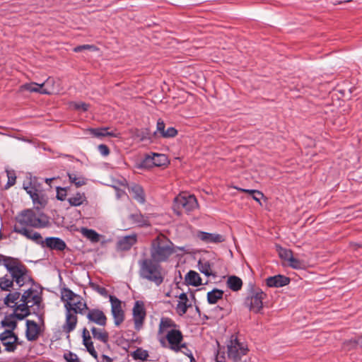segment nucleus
<instances>
[{
  "label": "nucleus",
  "instance_id": "nucleus-44",
  "mask_svg": "<svg viewBox=\"0 0 362 362\" xmlns=\"http://www.w3.org/2000/svg\"><path fill=\"white\" fill-rule=\"evenodd\" d=\"M131 355L134 360L146 361L148 357V352L141 348H137Z\"/></svg>",
  "mask_w": 362,
  "mask_h": 362
},
{
  "label": "nucleus",
  "instance_id": "nucleus-35",
  "mask_svg": "<svg viewBox=\"0 0 362 362\" xmlns=\"http://www.w3.org/2000/svg\"><path fill=\"white\" fill-rule=\"evenodd\" d=\"M13 282L10 275L6 274L0 277V289L5 291H11L13 288Z\"/></svg>",
  "mask_w": 362,
  "mask_h": 362
},
{
  "label": "nucleus",
  "instance_id": "nucleus-51",
  "mask_svg": "<svg viewBox=\"0 0 362 362\" xmlns=\"http://www.w3.org/2000/svg\"><path fill=\"white\" fill-rule=\"evenodd\" d=\"M1 325L3 327H9L10 328L9 330H11L13 332L17 327V322L14 320L9 319V318H5L4 320H2Z\"/></svg>",
  "mask_w": 362,
  "mask_h": 362
},
{
  "label": "nucleus",
  "instance_id": "nucleus-19",
  "mask_svg": "<svg viewBox=\"0 0 362 362\" xmlns=\"http://www.w3.org/2000/svg\"><path fill=\"white\" fill-rule=\"evenodd\" d=\"M197 237L205 243H221L225 241V238L222 235L204 231H198Z\"/></svg>",
  "mask_w": 362,
  "mask_h": 362
},
{
  "label": "nucleus",
  "instance_id": "nucleus-40",
  "mask_svg": "<svg viewBox=\"0 0 362 362\" xmlns=\"http://www.w3.org/2000/svg\"><path fill=\"white\" fill-rule=\"evenodd\" d=\"M132 192L133 193V197L139 203H144L145 202V196L144 193L143 189L139 186L135 185L132 187Z\"/></svg>",
  "mask_w": 362,
  "mask_h": 362
},
{
  "label": "nucleus",
  "instance_id": "nucleus-8",
  "mask_svg": "<svg viewBox=\"0 0 362 362\" xmlns=\"http://www.w3.org/2000/svg\"><path fill=\"white\" fill-rule=\"evenodd\" d=\"M24 189L30 195L34 204L44 207L47 203V199L42 189H39L35 181H30L28 185L23 186Z\"/></svg>",
  "mask_w": 362,
  "mask_h": 362
},
{
  "label": "nucleus",
  "instance_id": "nucleus-29",
  "mask_svg": "<svg viewBox=\"0 0 362 362\" xmlns=\"http://www.w3.org/2000/svg\"><path fill=\"white\" fill-rule=\"evenodd\" d=\"M180 300L177 304V311L180 315L185 314L187 309L191 306V304L188 303V298L185 293H182L179 295Z\"/></svg>",
  "mask_w": 362,
  "mask_h": 362
},
{
  "label": "nucleus",
  "instance_id": "nucleus-15",
  "mask_svg": "<svg viewBox=\"0 0 362 362\" xmlns=\"http://www.w3.org/2000/svg\"><path fill=\"white\" fill-rule=\"evenodd\" d=\"M64 307L66 310L71 311L75 314L80 315H86V312L88 310V307L86 302L83 300V298L81 296L78 295V297L70 303H65Z\"/></svg>",
  "mask_w": 362,
  "mask_h": 362
},
{
  "label": "nucleus",
  "instance_id": "nucleus-59",
  "mask_svg": "<svg viewBox=\"0 0 362 362\" xmlns=\"http://www.w3.org/2000/svg\"><path fill=\"white\" fill-rule=\"evenodd\" d=\"M101 362H112V359L107 355H102Z\"/></svg>",
  "mask_w": 362,
  "mask_h": 362
},
{
  "label": "nucleus",
  "instance_id": "nucleus-46",
  "mask_svg": "<svg viewBox=\"0 0 362 362\" xmlns=\"http://www.w3.org/2000/svg\"><path fill=\"white\" fill-rule=\"evenodd\" d=\"M6 175L8 177V182L6 184L4 189H8L11 187L16 184V175L14 170H6Z\"/></svg>",
  "mask_w": 362,
  "mask_h": 362
},
{
  "label": "nucleus",
  "instance_id": "nucleus-57",
  "mask_svg": "<svg viewBox=\"0 0 362 362\" xmlns=\"http://www.w3.org/2000/svg\"><path fill=\"white\" fill-rule=\"evenodd\" d=\"M98 149L100 153L103 156H107L110 154V149L108 146L105 144H100L98 146Z\"/></svg>",
  "mask_w": 362,
  "mask_h": 362
},
{
  "label": "nucleus",
  "instance_id": "nucleus-18",
  "mask_svg": "<svg viewBox=\"0 0 362 362\" xmlns=\"http://www.w3.org/2000/svg\"><path fill=\"white\" fill-rule=\"evenodd\" d=\"M40 334L39 325L33 320H27L25 337L28 341H33L38 339Z\"/></svg>",
  "mask_w": 362,
  "mask_h": 362
},
{
  "label": "nucleus",
  "instance_id": "nucleus-24",
  "mask_svg": "<svg viewBox=\"0 0 362 362\" xmlns=\"http://www.w3.org/2000/svg\"><path fill=\"white\" fill-rule=\"evenodd\" d=\"M83 344L86 346L88 353L95 358H97L98 354L95 349L93 346V343L91 340V337L90 336V333L86 328H83Z\"/></svg>",
  "mask_w": 362,
  "mask_h": 362
},
{
  "label": "nucleus",
  "instance_id": "nucleus-64",
  "mask_svg": "<svg viewBox=\"0 0 362 362\" xmlns=\"http://www.w3.org/2000/svg\"><path fill=\"white\" fill-rule=\"evenodd\" d=\"M196 309H197V311H199V308H198V307H197V308H196Z\"/></svg>",
  "mask_w": 362,
  "mask_h": 362
},
{
  "label": "nucleus",
  "instance_id": "nucleus-14",
  "mask_svg": "<svg viewBox=\"0 0 362 362\" xmlns=\"http://www.w3.org/2000/svg\"><path fill=\"white\" fill-rule=\"evenodd\" d=\"M86 316L89 323H95L100 327H105L107 325V318L105 314L98 308H88Z\"/></svg>",
  "mask_w": 362,
  "mask_h": 362
},
{
  "label": "nucleus",
  "instance_id": "nucleus-62",
  "mask_svg": "<svg viewBox=\"0 0 362 362\" xmlns=\"http://www.w3.org/2000/svg\"><path fill=\"white\" fill-rule=\"evenodd\" d=\"M39 320L43 323V315L42 314H37Z\"/></svg>",
  "mask_w": 362,
  "mask_h": 362
},
{
  "label": "nucleus",
  "instance_id": "nucleus-23",
  "mask_svg": "<svg viewBox=\"0 0 362 362\" xmlns=\"http://www.w3.org/2000/svg\"><path fill=\"white\" fill-rule=\"evenodd\" d=\"M165 124L161 119H158L156 124V130L153 133L150 134L149 130L146 129V135H143L141 139H148L152 140L153 139L158 138V136L162 137L165 132Z\"/></svg>",
  "mask_w": 362,
  "mask_h": 362
},
{
  "label": "nucleus",
  "instance_id": "nucleus-30",
  "mask_svg": "<svg viewBox=\"0 0 362 362\" xmlns=\"http://www.w3.org/2000/svg\"><path fill=\"white\" fill-rule=\"evenodd\" d=\"M226 285L231 291H238L243 287V281L237 276H230L226 281Z\"/></svg>",
  "mask_w": 362,
  "mask_h": 362
},
{
  "label": "nucleus",
  "instance_id": "nucleus-41",
  "mask_svg": "<svg viewBox=\"0 0 362 362\" xmlns=\"http://www.w3.org/2000/svg\"><path fill=\"white\" fill-rule=\"evenodd\" d=\"M198 267L200 272L206 276H216V274L212 272L211 264L207 261L204 262L199 261Z\"/></svg>",
  "mask_w": 362,
  "mask_h": 362
},
{
  "label": "nucleus",
  "instance_id": "nucleus-56",
  "mask_svg": "<svg viewBox=\"0 0 362 362\" xmlns=\"http://www.w3.org/2000/svg\"><path fill=\"white\" fill-rule=\"evenodd\" d=\"M185 355L190 358V362H195V359L193 356L192 351L187 347L186 343H185V347H182L181 351Z\"/></svg>",
  "mask_w": 362,
  "mask_h": 362
},
{
  "label": "nucleus",
  "instance_id": "nucleus-63",
  "mask_svg": "<svg viewBox=\"0 0 362 362\" xmlns=\"http://www.w3.org/2000/svg\"><path fill=\"white\" fill-rule=\"evenodd\" d=\"M1 238H2V233H1V232L0 231V240L1 239Z\"/></svg>",
  "mask_w": 362,
  "mask_h": 362
},
{
  "label": "nucleus",
  "instance_id": "nucleus-55",
  "mask_svg": "<svg viewBox=\"0 0 362 362\" xmlns=\"http://www.w3.org/2000/svg\"><path fill=\"white\" fill-rule=\"evenodd\" d=\"M13 260V257L0 254V266L4 265L6 269V264Z\"/></svg>",
  "mask_w": 362,
  "mask_h": 362
},
{
  "label": "nucleus",
  "instance_id": "nucleus-54",
  "mask_svg": "<svg viewBox=\"0 0 362 362\" xmlns=\"http://www.w3.org/2000/svg\"><path fill=\"white\" fill-rule=\"evenodd\" d=\"M66 189L63 187H57V198L60 201L66 199Z\"/></svg>",
  "mask_w": 362,
  "mask_h": 362
},
{
  "label": "nucleus",
  "instance_id": "nucleus-2",
  "mask_svg": "<svg viewBox=\"0 0 362 362\" xmlns=\"http://www.w3.org/2000/svg\"><path fill=\"white\" fill-rule=\"evenodd\" d=\"M176 252L174 243L165 235L159 234L151 243L150 255L158 262H166Z\"/></svg>",
  "mask_w": 362,
  "mask_h": 362
},
{
  "label": "nucleus",
  "instance_id": "nucleus-49",
  "mask_svg": "<svg viewBox=\"0 0 362 362\" xmlns=\"http://www.w3.org/2000/svg\"><path fill=\"white\" fill-rule=\"evenodd\" d=\"M73 50L74 52H80L83 50L96 51L98 48L93 45H83L75 47Z\"/></svg>",
  "mask_w": 362,
  "mask_h": 362
},
{
  "label": "nucleus",
  "instance_id": "nucleus-11",
  "mask_svg": "<svg viewBox=\"0 0 362 362\" xmlns=\"http://www.w3.org/2000/svg\"><path fill=\"white\" fill-rule=\"evenodd\" d=\"M132 312L134 328L136 330L139 331L143 327L146 316L144 302L141 300L136 301Z\"/></svg>",
  "mask_w": 362,
  "mask_h": 362
},
{
  "label": "nucleus",
  "instance_id": "nucleus-48",
  "mask_svg": "<svg viewBox=\"0 0 362 362\" xmlns=\"http://www.w3.org/2000/svg\"><path fill=\"white\" fill-rule=\"evenodd\" d=\"M288 262V265L295 269H301L305 267L304 262L302 260L295 258L293 256Z\"/></svg>",
  "mask_w": 362,
  "mask_h": 362
},
{
  "label": "nucleus",
  "instance_id": "nucleus-10",
  "mask_svg": "<svg viewBox=\"0 0 362 362\" xmlns=\"http://www.w3.org/2000/svg\"><path fill=\"white\" fill-rule=\"evenodd\" d=\"M30 293V291L24 292L21 299L22 303L18 305L17 303H15V304L11 306V308L14 309L13 316L19 320H23L30 314V308L32 306L28 303V300H27L28 294Z\"/></svg>",
  "mask_w": 362,
  "mask_h": 362
},
{
  "label": "nucleus",
  "instance_id": "nucleus-53",
  "mask_svg": "<svg viewBox=\"0 0 362 362\" xmlns=\"http://www.w3.org/2000/svg\"><path fill=\"white\" fill-rule=\"evenodd\" d=\"M177 134V131L175 128L170 127H168L163 135V138H173Z\"/></svg>",
  "mask_w": 362,
  "mask_h": 362
},
{
  "label": "nucleus",
  "instance_id": "nucleus-36",
  "mask_svg": "<svg viewBox=\"0 0 362 362\" xmlns=\"http://www.w3.org/2000/svg\"><path fill=\"white\" fill-rule=\"evenodd\" d=\"M68 177L69 182L75 185L76 187H80L86 184V179L81 175H78L74 173H68Z\"/></svg>",
  "mask_w": 362,
  "mask_h": 362
},
{
  "label": "nucleus",
  "instance_id": "nucleus-22",
  "mask_svg": "<svg viewBox=\"0 0 362 362\" xmlns=\"http://www.w3.org/2000/svg\"><path fill=\"white\" fill-rule=\"evenodd\" d=\"M78 317L76 314L66 310V321L62 326L63 332L69 334L71 332L74 331L76 327Z\"/></svg>",
  "mask_w": 362,
  "mask_h": 362
},
{
  "label": "nucleus",
  "instance_id": "nucleus-3",
  "mask_svg": "<svg viewBox=\"0 0 362 362\" xmlns=\"http://www.w3.org/2000/svg\"><path fill=\"white\" fill-rule=\"evenodd\" d=\"M140 278L160 286L164 280L160 262L152 257H144L138 261Z\"/></svg>",
  "mask_w": 362,
  "mask_h": 362
},
{
  "label": "nucleus",
  "instance_id": "nucleus-16",
  "mask_svg": "<svg viewBox=\"0 0 362 362\" xmlns=\"http://www.w3.org/2000/svg\"><path fill=\"white\" fill-rule=\"evenodd\" d=\"M0 340L4 346H6V351L8 352L14 351L16 349L18 337L11 330H5L0 334Z\"/></svg>",
  "mask_w": 362,
  "mask_h": 362
},
{
  "label": "nucleus",
  "instance_id": "nucleus-13",
  "mask_svg": "<svg viewBox=\"0 0 362 362\" xmlns=\"http://www.w3.org/2000/svg\"><path fill=\"white\" fill-rule=\"evenodd\" d=\"M110 302L111 303V312L114 319L115 326H119L124 320V313L122 309L121 300L116 296L110 295Z\"/></svg>",
  "mask_w": 362,
  "mask_h": 362
},
{
  "label": "nucleus",
  "instance_id": "nucleus-31",
  "mask_svg": "<svg viewBox=\"0 0 362 362\" xmlns=\"http://www.w3.org/2000/svg\"><path fill=\"white\" fill-rule=\"evenodd\" d=\"M185 280L187 284L193 286H198L202 284V279L199 274L195 271L190 270L185 275Z\"/></svg>",
  "mask_w": 362,
  "mask_h": 362
},
{
  "label": "nucleus",
  "instance_id": "nucleus-33",
  "mask_svg": "<svg viewBox=\"0 0 362 362\" xmlns=\"http://www.w3.org/2000/svg\"><path fill=\"white\" fill-rule=\"evenodd\" d=\"M223 291L218 288H214L207 293V301L209 304H215L218 300L222 299L223 296Z\"/></svg>",
  "mask_w": 362,
  "mask_h": 362
},
{
  "label": "nucleus",
  "instance_id": "nucleus-34",
  "mask_svg": "<svg viewBox=\"0 0 362 362\" xmlns=\"http://www.w3.org/2000/svg\"><path fill=\"white\" fill-rule=\"evenodd\" d=\"M86 201L84 193L77 192L68 199V202L71 206H78L83 204Z\"/></svg>",
  "mask_w": 362,
  "mask_h": 362
},
{
  "label": "nucleus",
  "instance_id": "nucleus-52",
  "mask_svg": "<svg viewBox=\"0 0 362 362\" xmlns=\"http://www.w3.org/2000/svg\"><path fill=\"white\" fill-rule=\"evenodd\" d=\"M90 286L94 291H97L101 296L104 297L107 296V290L105 287L100 286V285L93 283L90 284Z\"/></svg>",
  "mask_w": 362,
  "mask_h": 362
},
{
  "label": "nucleus",
  "instance_id": "nucleus-5",
  "mask_svg": "<svg viewBox=\"0 0 362 362\" xmlns=\"http://www.w3.org/2000/svg\"><path fill=\"white\" fill-rule=\"evenodd\" d=\"M267 296V295L261 288L252 286L245 298V303L250 311L259 313L263 308V300Z\"/></svg>",
  "mask_w": 362,
  "mask_h": 362
},
{
  "label": "nucleus",
  "instance_id": "nucleus-39",
  "mask_svg": "<svg viewBox=\"0 0 362 362\" xmlns=\"http://www.w3.org/2000/svg\"><path fill=\"white\" fill-rule=\"evenodd\" d=\"M78 295L74 293L71 289L64 288L62 291V300L65 303H70L75 300Z\"/></svg>",
  "mask_w": 362,
  "mask_h": 362
},
{
  "label": "nucleus",
  "instance_id": "nucleus-37",
  "mask_svg": "<svg viewBox=\"0 0 362 362\" xmlns=\"http://www.w3.org/2000/svg\"><path fill=\"white\" fill-rule=\"evenodd\" d=\"M81 233L84 237L93 243H97L99 241V234L93 229L81 228Z\"/></svg>",
  "mask_w": 362,
  "mask_h": 362
},
{
  "label": "nucleus",
  "instance_id": "nucleus-4",
  "mask_svg": "<svg viewBox=\"0 0 362 362\" xmlns=\"http://www.w3.org/2000/svg\"><path fill=\"white\" fill-rule=\"evenodd\" d=\"M6 270L9 273L13 282H15L18 287H22L28 282L33 281L32 278L28 274L27 267L17 258L13 257V260L9 264H6Z\"/></svg>",
  "mask_w": 362,
  "mask_h": 362
},
{
  "label": "nucleus",
  "instance_id": "nucleus-60",
  "mask_svg": "<svg viewBox=\"0 0 362 362\" xmlns=\"http://www.w3.org/2000/svg\"><path fill=\"white\" fill-rule=\"evenodd\" d=\"M216 362L225 361V358L223 356H219L218 354L216 357Z\"/></svg>",
  "mask_w": 362,
  "mask_h": 362
},
{
  "label": "nucleus",
  "instance_id": "nucleus-6",
  "mask_svg": "<svg viewBox=\"0 0 362 362\" xmlns=\"http://www.w3.org/2000/svg\"><path fill=\"white\" fill-rule=\"evenodd\" d=\"M198 207V202L194 195L179 194L174 199L173 211L180 215L182 211L189 213Z\"/></svg>",
  "mask_w": 362,
  "mask_h": 362
},
{
  "label": "nucleus",
  "instance_id": "nucleus-42",
  "mask_svg": "<svg viewBox=\"0 0 362 362\" xmlns=\"http://www.w3.org/2000/svg\"><path fill=\"white\" fill-rule=\"evenodd\" d=\"M344 347L351 349L362 346V336H357L344 342Z\"/></svg>",
  "mask_w": 362,
  "mask_h": 362
},
{
  "label": "nucleus",
  "instance_id": "nucleus-50",
  "mask_svg": "<svg viewBox=\"0 0 362 362\" xmlns=\"http://www.w3.org/2000/svg\"><path fill=\"white\" fill-rule=\"evenodd\" d=\"M64 358L66 360V362H81L78 356L71 351L65 353L64 354Z\"/></svg>",
  "mask_w": 362,
  "mask_h": 362
},
{
  "label": "nucleus",
  "instance_id": "nucleus-27",
  "mask_svg": "<svg viewBox=\"0 0 362 362\" xmlns=\"http://www.w3.org/2000/svg\"><path fill=\"white\" fill-rule=\"evenodd\" d=\"M93 337L104 344H107L109 341V334L104 328H97L93 327L91 329Z\"/></svg>",
  "mask_w": 362,
  "mask_h": 362
},
{
  "label": "nucleus",
  "instance_id": "nucleus-21",
  "mask_svg": "<svg viewBox=\"0 0 362 362\" xmlns=\"http://www.w3.org/2000/svg\"><path fill=\"white\" fill-rule=\"evenodd\" d=\"M290 283V279L284 275L278 274L269 276L266 279V284L268 287H282Z\"/></svg>",
  "mask_w": 362,
  "mask_h": 362
},
{
  "label": "nucleus",
  "instance_id": "nucleus-58",
  "mask_svg": "<svg viewBox=\"0 0 362 362\" xmlns=\"http://www.w3.org/2000/svg\"><path fill=\"white\" fill-rule=\"evenodd\" d=\"M89 105L85 103H78L74 104V108L78 110L86 112L88 110Z\"/></svg>",
  "mask_w": 362,
  "mask_h": 362
},
{
  "label": "nucleus",
  "instance_id": "nucleus-1",
  "mask_svg": "<svg viewBox=\"0 0 362 362\" xmlns=\"http://www.w3.org/2000/svg\"><path fill=\"white\" fill-rule=\"evenodd\" d=\"M45 226L46 221L38 217L33 209H25L16 216L13 232L36 244H42L43 240L41 234L34 231L32 228H43Z\"/></svg>",
  "mask_w": 362,
  "mask_h": 362
},
{
  "label": "nucleus",
  "instance_id": "nucleus-43",
  "mask_svg": "<svg viewBox=\"0 0 362 362\" xmlns=\"http://www.w3.org/2000/svg\"><path fill=\"white\" fill-rule=\"evenodd\" d=\"M238 190L248 193L252 196V199L257 202L260 205L262 203L260 202V199L264 198V194L257 189H246L242 188H236Z\"/></svg>",
  "mask_w": 362,
  "mask_h": 362
},
{
  "label": "nucleus",
  "instance_id": "nucleus-28",
  "mask_svg": "<svg viewBox=\"0 0 362 362\" xmlns=\"http://www.w3.org/2000/svg\"><path fill=\"white\" fill-rule=\"evenodd\" d=\"M129 218L134 224H136L138 226L143 227L150 226L148 218L144 216L140 212L130 214L129 216Z\"/></svg>",
  "mask_w": 362,
  "mask_h": 362
},
{
  "label": "nucleus",
  "instance_id": "nucleus-47",
  "mask_svg": "<svg viewBox=\"0 0 362 362\" xmlns=\"http://www.w3.org/2000/svg\"><path fill=\"white\" fill-rule=\"evenodd\" d=\"M278 251L279 257L285 261L288 262L293 257V252L291 250L279 247Z\"/></svg>",
  "mask_w": 362,
  "mask_h": 362
},
{
  "label": "nucleus",
  "instance_id": "nucleus-26",
  "mask_svg": "<svg viewBox=\"0 0 362 362\" xmlns=\"http://www.w3.org/2000/svg\"><path fill=\"white\" fill-rule=\"evenodd\" d=\"M178 326L169 317H162L160 322L158 332L159 334L168 333L170 329H177Z\"/></svg>",
  "mask_w": 362,
  "mask_h": 362
},
{
  "label": "nucleus",
  "instance_id": "nucleus-7",
  "mask_svg": "<svg viewBox=\"0 0 362 362\" xmlns=\"http://www.w3.org/2000/svg\"><path fill=\"white\" fill-rule=\"evenodd\" d=\"M248 352L247 346L240 342L237 336L231 335L230 340L227 343V354L228 358L234 362L241 360L243 356Z\"/></svg>",
  "mask_w": 362,
  "mask_h": 362
},
{
  "label": "nucleus",
  "instance_id": "nucleus-61",
  "mask_svg": "<svg viewBox=\"0 0 362 362\" xmlns=\"http://www.w3.org/2000/svg\"><path fill=\"white\" fill-rule=\"evenodd\" d=\"M55 178L54 177H52V178H46L45 179V182L47 184H48L49 185H50L51 182L54 180Z\"/></svg>",
  "mask_w": 362,
  "mask_h": 362
},
{
  "label": "nucleus",
  "instance_id": "nucleus-25",
  "mask_svg": "<svg viewBox=\"0 0 362 362\" xmlns=\"http://www.w3.org/2000/svg\"><path fill=\"white\" fill-rule=\"evenodd\" d=\"M146 162L151 163L152 165L160 167L165 165L168 163V158L164 154L153 153V156H147L146 157Z\"/></svg>",
  "mask_w": 362,
  "mask_h": 362
},
{
  "label": "nucleus",
  "instance_id": "nucleus-38",
  "mask_svg": "<svg viewBox=\"0 0 362 362\" xmlns=\"http://www.w3.org/2000/svg\"><path fill=\"white\" fill-rule=\"evenodd\" d=\"M90 132L92 134L96 137H102L106 136L112 137H118L117 134H116L113 132H108V128L91 129Z\"/></svg>",
  "mask_w": 362,
  "mask_h": 362
},
{
  "label": "nucleus",
  "instance_id": "nucleus-20",
  "mask_svg": "<svg viewBox=\"0 0 362 362\" xmlns=\"http://www.w3.org/2000/svg\"><path fill=\"white\" fill-rule=\"evenodd\" d=\"M137 242L136 234L122 237L117 243V249L121 251H127Z\"/></svg>",
  "mask_w": 362,
  "mask_h": 362
},
{
  "label": "nucleus",
  "instance_id": "nucleus-45",
  "mask_svg": "<svg viewBox=\"0 0 362 362\" xmlns=\"http://www.w3.org/2000/svg\"><path fill=\"white\" fill-rule=\"evenodd\" d=\"M21 293L18 291L9 293L4 299V303L8 307L13 306L11 303L15 304L16 301L20 298Z\"/></svg>",
  "mask_w": 362,
  "mask_h": 362
},
{
  "label": "nucleus",
  "instance_id": "nucleus-17",
  "mask_svg": "<svg viewBox=\"0 0 362 362\" xmlns=\"http://www.w3.org/2000/svg\"><path fill=\"white\" fill-rule=\"evenodd\" d=\"M40 245L42 247H47L50 250L57 251H64L66 248V243L57 237L47 238L43 240V243Z\"/></svg>",
  "mask_w": 362,
  "mask_h": 362
},
{
  "label": "nucleus",
  "instance_id": "nucleus-32",
  "mask_svg": "<svg viewBox=\"0 0 362 362\" xmlns=\"http://www.w3.org/2000/svg\"><path fill=\"white\" fill-rule=\"evenodd\" d=\"M30 291L31 293L28 294V303H31L30 306H37V309H39L40 307L42 297L37 293L32 288H29L25 292Z\"/></svg>",
  "mask_w": 362,
  "mask_h": 362
},
{
  "label": "nucleus",
  "instance_id": "nucleus-9",
  "mask_svg": "<svg viewBox=\"0 0 362 362\" xmlns=\"http://www.w3.org/2000/svg\"><path fill=\"white\" fill-rule=\"evenodd\" d=\"M165 339L169 344V348L175 352L181 351L182 347H185V343L182 342L183 334L178 328L168 331Z\"/></svg>",
  "mask_w": 362,
  "mask_h": 362
},
{
  "label": "nucleus",
  "instance_id": "nucleus-12",
  "mask_svg": "<svg viewBox=\"0 0 362 362\" xmlns=\"http://www.w3.org/2000/svg\"><path fill=\"white\" fill-rule=\"evenodd\" d=\"M53 82V79L48 78L45 82L39 84L35 82L27 83L20 86V90L24 91L28 90L30 93H39L41 94L51 95L54 93V90L51 88H44L47 84Z\"/></svg>",
  "mask_w": 362,
  "mask_h": 362
}]
</instances>
